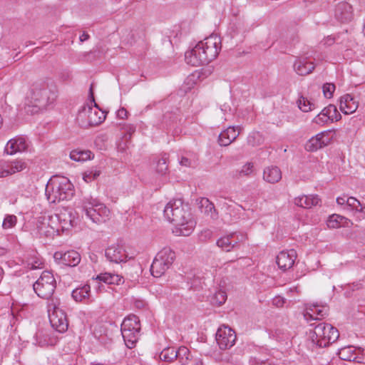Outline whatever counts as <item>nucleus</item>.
Here are the masks:
<instances>
[{"label":"nucleus","mask_w":365,"mask_h":365,"mask_svg":"<svg viewBox=\"0 0 365 365\" xmlns=\"http://www.w3.org/2000/svg\"><path fill=\"white\" fill-rule=\"evenodd\" d=\"M37 229L40 235L47 237H53L60 235L58 220L57 216L47 215L39 217Z\"/></svg>","instance_id":"nucleus-12"},{"label":"nucleus","mask_w":365,"mask_h":365,"mask_svg":"<svg viewBox=\"0 0 365 365\" xmlns=\"http://www.w3.org/2000/svg\"><path fill=\"white\" fill-rule=\"evenodd\" d=\"M345 220L346 218L341 215H332L327 220V225L330 228H337L341 226L343 221Z\"/></svg>","instance_id":"nucleus-39"},{"label":"nucleus","mask_w":365,"mask_h":365,"mask_svg":"<svg viewBox=\"0 0 365 365\" xmlns=\"http://www.w3.org/2000/svg\"><path fill=\"white\" fill-rule=\"evenodd\" d=\"M96 279L103 282L108 284H120L123 283V277L116 274H112L110 272L101 273L97 275Z\"/></svg>","instance_id":"nucleus-29"},{"label":"nucleus","mask_w":365,"mask_h":365,"mask_svg":"<svg viewBox=\"0 0 365 365\" xmlns=\"http://www.w3.org/2000/svg\"><path fill=\"white\" fill-rule=\"evenodd\" d=\"M299 108L303 112H309L316 108L315 103L307 98L300 96L297 101Z\"/></svg>","instance_id":"nucleus-36"},{"label":"nucleus","mask_w":365,"mask_h":365,"mask_svg":"<svg viewBox=\"0 0 365 365\" xmlns=\"http://www.w3.org/2000/svg\"><path fill=\"white\" fill-rule=\"evenodd\" d=\"M56 88L46 81L36 82L31 88L24 102L25 112L35 114L46 109L56 99Z\"/></svg>","instance_id":"nucleus-2"},{"label":"nucleus","mask_w":365,"mask_h":365,"mask_svg":"<svg viewBox=\"0 0 365 365\" xmlns=\"http://www.w3.org/2000/svg\"><path fill=\"white\" fill-rule=\"evenodd\" d=\"M46 196L51 203L71 199L73 194V185L66 177L54 176L46 186Z\"/></svg>","instance_id":"nucleus-4"},{"label":"nucleus","mask_w":365,"mask_h":365,"mask_svg":"<svg viewBox=\"0 0 365 365\" xmlns=\"http://www.w3.org/2000/svg\"><path fill=\"white\" fill-rule=\"evenodd\" d=\"M91 287L88 284L78 287L73 290L72 297L76 302H83L88 299L90 297Z\"/></svg>","instance_id":"nucleus-30"},{"label":"nucleus","mask_w":365,"mask_h":365,"mask_svg":"<svg viewBox=\"0 0 365 365\" xmlns=\"http://www.w3.org/2000/svg\"><path fill=\"white\" fill-rule=\"evenodd\" d=\"M106 257L111 262L120 263L126 260L127 255L122 246L111 245L106 250Z\"/></svg>","instance_id":"nucleus-22"},{"label":"nucleus","mask_w":365,"mask_h":365,"mask_svg":"<svg viewBox=\"0 0 365 365\" xmlns=\"http://www.w3.org/2000/svg\"><path fill=\"white\" fill-rule=\"evenodd\" d=\"M2 123H3V119H2L1 115H0V128H1Z\"/></svg>","instance_id":"nucleus-64"},{"label":"nucleus","mask_w":365,"mask_h":365,"mask_svg":"<svg viewBox=\"0 0 365 365\" xmlns=\"http://www.w3.org/2000/svg\"><path fill=\"white\" fill-rule=\"evenodd\" d=\"M53 257L56 260H59L62 264L70 267H75L81 262V255L75 250H70L63 253L56 252Z\"/></svg>","instance_id":"nucleus-19"},{"label":"nucleus","mask_w":365,"mask_h":365,"mask_svg":"<svg viewBox=\"0 0 365 365\" xmlns=\"http://www.w3.org/2000/svg\"><path fill=\"white\" fill-rule=\"evenodd\" d=\"M242 128L240 126H230L219 135L218 141L220 145L227 146L233 142L240 133Z\"/></svg>","instance_id":"nucleus-23"},{"label":"nucleus","mask_w":365,"mask_h":365,"mask_svg":"<svg viewBox=\"0 0 365 365\" xmlns=\"http://www.w3.org/2000/svg\"><path fill=\"white\" fill-rule=\"evenodd\" d=\"M17 223V217L14 215H6L2 222L4 230L13 228Z\"/></svg>","instance_id":"nucleus-40"},{"label":"nucleus","mask_w":365,"mask_h":365,"mask_svg":"<svg viewBox=\"0 0 365 365\" xmlns=\"http://www.w3.org/2000/svg\"><path fill=\"white\" fill-rule=\"evenodd\" d=\"M57 216L58 220L59 231L63 232L66 230H69L71 227L76 225V219L72 211L66 209L61 211L59 214L54 215Z\"/></svg>","instance_id":"nucleus-16"},{"label":"nucleus","mask_w":365,"mask_h":365,"mask_svg":"<svg viewBox=\"0 0 365 365\" xmlns=\"http://www.w3.org/2000/svg\"><path fill=\"white\" fill-rule=\"evenodd\" d=\"M7 252V250L5 247H0V256H4Z\"/></svg>","instance_id":"nucleus-63"},{"label":"nucleus","mask_w":365,"mask_h":365,"mask_svg":"<svg viewBox=\"0 0 365 365\" xmlns=\"http://www.w3.org/2000/svg\"><path fill=\"white\" fill-rule=\"evenodd\" d=\"M89 38V35L85 32L82 34V35L80 36V41L81 42H83Z\"/></svg>","instance_id":"nucleus-60"},{"label":"nucleus","mask_w":365,"mask_h":365,"mask_svg":"<svg viewBox=\"0 0 365 365\" xmlns=\"http://www.w3.org/2000/svg\"><path fill=\"white\" fill-rule=\"evenodd\" d=\"M320 202L317 195H302L294 198V204L299 207L309 209L317 205Z\"/></svg>","instance_id":"nucleus-27"},{"label":"nucleus","mask_w":365,"mask_h":365,"mask_svg":"<svg viewBox=\"0 0 365 365\" xmlns=\"http://www.w3.org/2000/svg\"><path fill=\"white\" fill-rule=\"evenodd\" d=\"M335 85L334 83H326L322 86V91L324 96L327 98H331L333 96V93L335 91Z\"/></svg>","instance_id":"nucleus-44"},{"label":"nucleus","mask_w":365,"mask_h":365,"mask_svg":"<svg viewBox=\"0 0 365 365\" xmlns=\"http://www.w3.org/2000/svg\"><path fill=\"white\" fill-rule=\"evenodd\" d=\"M199 78L198 73H194L188 76L185 81V83L188 85L187 88L190 89L194 84L196 83L195 81Z\"/></svg>","instance_id":"nucleus-47"},{"label":"nucleus","mask_w":365,"mask_h":365,"mask_svg":"<svg viewBox=\"0 0 365 365\" xmlns=\"http://www.w3.org/2000/svg\"><path fill=\"white\" fill-rule=\"evenodd\" d=\"M250 365H275V364L269 360H262L261 359L253 357L250 360Z\"/></svg>","instance_id":"nucleus-46"},{"label":"nucleus","mask_w":365,"mask_h":365,"mask_svg":"<svg viewBox=\"0 0 365 365\" xmlns=\"http://www.w3.org/2000/svg\"><path fill=\"white\" fill-rule=\"evenodd\" d=\"M220 48V38L216 34H212L198 42L192 50L187 51L185 59L187 64L192 66L207 64L217 56Z\"/></svg>","instance_id":"nucleus-3"},{"label":"nucleus","mask_w":365,"mask_h":365,"mask_svg":"<svg viewBox=\"0 0 365 365\" xmlns=\"http://www.w3.org/2000/svg\"><path fill=\"white\" fill-rule=\"evenodd\" d=\"M101 174L100 170L91 169L83 174V179L86 182H90L96 179Z\"/></svg>","instance_id":"nucleus-42"},{"label":"nucleus","mask_w":365,"mask_h":365,"mask_svg":"<svg viewBox=\"0 0 365 365\" xmlns=\"http://www.w3.org/2000/svg\"><path fill=\"white\" fill-rule=\"evenodd\" d=\"M180 163L182 166L185 167H191L192 166V162L190 159L182 157L180 161Z\"/></svg>","instance_id":"nucleus-54"},{"label":"nucleus","mask_w":365,"mask_h":365,"mask_svg":"<svg viewBox=\"0 0 365 365\" xmlns=\"http://www.w3.org/2000/svg\"><path fill=\"white\" fill-rule=\"evenodd\" d=\"M346 207L351 210H355L356 212L363 215L365 214V207L362 206L361 202L355 197H347V200H346Z\"/></svg>","instance_id":"nucleus-35"},{"label":"nucleus","mask_w":365,"mask_h":365,"mask_svg":"<svg viewBox=\"0 0 365 365\" xmlns=\"http://www.w3.org/2000/svg\"><path fill=\"white\" fill-rule=\"evenodd\" d=\"M92 153L90 150H72L70 153V158L74 161H86L91 158Z\"/></svg>","instance_id":"nucleus-33"},{"label":"nucleus","mask_w":365,"mask_h":365,"mask_svg":"<svg viewBox=\"0 0 365 365\" xmlns=\"http://www.w3.org/2000/svg\"><path fill=\"white\" fill-rule=\"evenodd\" d=\"M297 258V252L294 249L287 251H282L277 256L278 267L286 271L292 267Z\"/></svg>","instance_id":"nucleus-18"},{"label":"nucleus","mask_w":365,"mask_h":365,"mask_svg":"<svg viewBox=\"0 0 365 365\" xmlns=\"http://www.w3.org/2000/svg\"><path fill=\"white\" fill-rule=\"evenodd\" d=\"M200 204L202 212L210 215L212 219L217 217V212H216L214 204L207 198H202Z\"/></svg>","instance_id":"nucleus-32"},{"label":"nucleus","mask_w":365,"mask_h":365,"mask_svg":"<svg viewBox=\"0 0 365 365\" xmlns=\"http://www.w3.org/2000/svg\"><path fill=\"white\" fill-rule=\"evenodd\" d=\"M186 207L182 200L173 199L168 202L163 210L165 218L175 225L173 232L177 236H189L196 225Z\"/></svg>","instance_id":"nucleus-1"},{"label":"nucleus","mask_w":365,"mask_h":365,"mask_svg":"<svg viewBox=\"0 0 365 365\" xmlns=\"http://www.w3.org/2000/svg\"><path fill=\"white\" fill-rule=\"evenodd\" d=\"M356 359L355 362L365 364V349L357 347Z\"/></svg>","instance_id":"nucleus-49"},{"label":"nucleus","mask_w":365,"mask_h":365,"mask_svg":"<svg viewBox=\"0 0 365 365\" xmlns=\"http://www.w3.org/2000/svg\"><path fill=\"white\" fill-rule=\"evenodd\" d=\"M168 157L166 154H164L157 162H156V171L161 174L164 175L166 173L168 165Z\"/></svg>","instance_id":"nucleus-38"},{"label":"nucleus","mask_w":365,"mask_h":365,"mask_svg":"<svg viewBox=\"0 0 365 365\" xmlns=\"http://www.w3.org/2000/svg\"><path fill=\"white\" fill-rule=\"evenodd\" d=\"M135 130V128L134 126L130 125L128 126H127V132L129 133V135H130L133 133H134Z\"/></svg>","instance_id":"nucleus-61"},{"label":"nucleus","mask_w":365,"mask_h":365,"mask_svg":"<svg viewBox=\"0 0 365 365\" xmlns=\"http://www.w3.org/2000/svg\"><path fill=\"white\" fill-rule=\"evenodd\" d=\"M33 287L35 293L39 297L47 299L48 302L51 299H57L52 297L56 287V282L51 272L48 271L43 272Z\"/></svg>","instance_id":"nucleus-9"},{"label":"nucleus","mask_w":365,"mask_h":365,"mask_svg":"<svg viewBox=\"0 0 365 365\" xmlns=\"http://www.w3.org/2000/svg\"><path fill=\"white\" fill-rule=\"evenodd\" d=\"M335 41V38L331 36H328L327 38H325L323 41V43L326 46H331L332 45Z\"/></svg>","instance_id":"nucleus-57"},{"label":"nucleus","mask_w":365,"mask_h":365,"mask_svg":"<svg viewBox=\"0 0 365 365\" xmlns=\"http://www.w3.org/2000/svg\"><path fill=\"white\" fill-rule=\"evenodd\" d=\"M217 205L219 206H222V207H225L227 205L226 202H225V199L223 198V197H219L217 199Z\"/></svg>","instance_id":"nucleus-59"},{"label":"nucleus","mask_w":365,"mask_h":365,"mask_svg":"<svg viewBox=\"0 0 365 365\" xmlns=\"http://www.w3.org/2000/svg\"><path fill=\"white\" fill-rule=\"evenodd\" d=\"M321 113H325L326 115L329 116L330 120H333L334 115L336 113V108L334 105H329V106L324 108Z\"/></svg>","instance_id":"nucleus-48"},{"label":"nucleus","mask_w":365,"mask_h":365,"mask_svg":"<svg viewBox=\"0 0 365 365\" xmlns=\"http://www.w3.org/2000/svg\"><path fill=\"white\" fill-rule=\"evenodd\" d=\"M263 179L271 184L277 183L282 179V171L277 166H268L264 170Z\"/></svg>","instance_id":"nucleus-26"},{"label":"nucleus","mask_w":365,"mask_h":365,"mask_svg":"<svg viewBox=\"0 0 365 365\" xmlns=\"http://www.w3.org/2000/svg\"><path fill=\"white\" fill-rule=\"evenodd\" d=\"M357 347L349 346L339 350L338 355L344 361H354L356 359Z\"/></svg>","instance_id":"nucleus-31"},{"label":"nucleus","mask_w":365,"mask_h":365,"mask_svg":"<svg viewBox=\"0 0 365 365\" xmlns=\"http://www.w3.org/2000/svg\"><path fill=\"white\" fill-rule=\"evenodd\" d=\"M325 113H319L314 119L313 122L318 125H324L330 120L328 115Z\"/></svg>","instance_id":"nucleus-45"},{"label":"nucleus","mask_w":365,"mask_h":365,"mask_svg":"<svg viewBox=\"0 0 365 365\" xmlns=\"http://www.w3.org/2000/svg\"><path fill=\"white\" fill-rule=\"evenodd\" d=\"M358 108V103L350 94H346L341 97L339 108L344 114H351Z\"/></svg>","instance_id":"nucleus-25"},{"label":"nucleus","mask_w":365,"mask_h":365,"mask_svg":"<svg viewBox=\"0 0 365 365\" xmlns=\"http://www.w3.org/2000/svg\"><path fill=\"white\" fill-rule=\"evenodd\" d=\"M82 209L93 222L98 225L107 222L111 216L110 209L105 204L93 197L83 200Z\"/></svg>","instance_id":"nucleus-6"},{"label":"nucleus","mask_w":365,"mask_h":365,"mask_svg":"<svg viewBox=\"0 0 365 365\" xmlns=\"http://www.w3.org/2000/svg\"><path fill=\"white\" fill-rule=\"evenodd\" d=\"M310 325L314 327V331L310 336L311 339L319 347L329 346L336 341L339 336L337 329L329 324L319 323L315 325L313 323Z\"/></svg>","instance_id":"nucleus-7"},{"label":"nucleus","mask_w":365,"mask_h":365,"mask_svg":"<svg viewBox=\"0 0 365 365\" xmlns=\"http://www.w3.org/2000/svg\"><path fill=\"white\" fill-rule=\"evenodd\" d=\"M28 147V141L24 137L16 136L7 142L5 146V152L8 155H12L26 150Z\"/></svg>","instance_id":"nucleus-17"},{"label":"nucleus","mask_w":365,"mask_h":365,"mask_svg":"<svg viewBox=\"0 0 365 365\" xmlns=\"http://www.w3.org/2000/svg\"><path fill=\"white\" fill-rule=\"evenodd\" d=\"M227 299V294L223 290H218L215 292L212 299L213 302L216 304L221 305L225 302Z\"/></svg>","instance_id":"nucleus-43"},{"label":"nucleus","mask_w":365,"mask_h":365,"mask_svg":"<svg viewBox=\"0 0 365 365\" xmlns=\"http://www.w3.org/2000/svg\"><path fill=\"white\" fill-rule=\"evenodd\" d=\"M336 19L341 23H348L354 19V9L352 6L346 1L339 2L334 9Z\"/></svg>","instance_id":"nucleus-15"},{"label":"nucleus","mask_w":365,"mask_h":365,"mask_svg":"<svg viewBox=\"0 0 365 365\" xmlns=\"http://www.w3.org/2000/svg\"><path fill=\"white\" fill-rule=\"evenodd\" d=\"M286 302V299L281 296H276L272 299V304L277 307L281 308Z\"/></svg>","instance_id":"nucleus-50"},{"label":"nucleus","mask_w":365,"mask_h":365,"mask_svg":"<svg viewBox=\"0 0 365 365\" xmlns=\"http://www.w3.org/2000/svg\"><path fill=\"white\" fill-rule=\"evenodd\" d=\"M328 307L318 304H312L307 307L304 314V319L309 322L310 320H320L328 314Z\"/></svg>","instance_id":"nucleus-20"},{"label":"nucleus","mask_w":365,"mask_h":365,"mask_svg":"<svg viewBox=\"0 0 365 365\" xmlns=\"http://www.w3.org/2000/svg\"><path fill=\"white\" fill-rule=\"evenodd\" d=\"M212 236V232L210 230H204L201 232L199 237L201 241H206Z\"/></svg>","instance_id":"nucleus-51"},{"label":"nucleus","mask_w":365,"mask_h":365,"mask_svg":"<svg viewBox=\"0 0 365 365\" xmlns=\"http://www.w3.org/2000/svg\"><path fill=\"white\" fill-rule=\"evenodd\" d=\"M175 259V252L168 247L161 250L154 258L150 267L153 277H160L170 267Z\"/></svg>","instance_id":"nucleus-10"},{"label":"nucleus","mask_w":365,"mask_h":365,"mask_svg":"<svg viewBox=\"0 0 365 365\" xmlns=\"http://www.w3.org/2000/svg\"><path fill=\"white\" fill-rule=\"evenodd\" d=\"M241 238L237 233H232L229 235L220 237L217 241V245L226 252H230L238 243L239 240H243L245 237L242 235H240Z\"/></svg>","instance_id":"nucleus-24"},{"label":"nucleus","mask_w":365,"mask_h":365,"mask_svg":"<svg viewBox=\"0 0 365 365\" xmlns=\"http://www.w3.org/2000/svg\"><path fill=\"white\" fill-rule=\"evenodd\" d=\"M293 67L298 75L306 76L312 73L315 68V64L307 57H298L294 61Z\"/></svg>","instance_id":"nucleus-21"},{"label":"nucleus","mask_w":365,"mask_h":365,"mask_svg":"<svg viewBox=\"0 0 365 365\" xmlns=\"http://www.w3.org/2000/svg\"><path fill=\"white\" fill-rule=\"evenodd\" d=\"M216 341L221 349L232 347L236 340L235 332L229 327L222 325L217 331Z\"/></svg>","instance_id":"nucleus-13"},{"label":"nucleus","mask_w":365,"mask_h":365,"mask_svg":"<svg viewBox=\"0 0 365 365\" xmlns=\"http://www.w3.org/2000/svg\"><path fill=\"white\" fill-rule=\"evenodd\" d=\"M346 200H347V197L345 195L342 197H338L336 198V202L338 205L346 206Z\"/></svg>","instance_id":"nucleus-58"},{"label":"nucleus","mask_w":365,"mask_h":365,"mask_svg":"<svg viewBox=\"0 0 365 365\" xmlns=\"http://www.w3.org/2000/svg\"><path fill=\"white\" fill-rule=\"evenodd\" d=\"M140 324L135 315H129L121 324V333L126 346L132 349L135 346L140 336Z\"/></svg>","instance_id":"nucleus-8"},{"label":"nucleus","mask_w":365,"mask_h":365,"mask_svg":"<svg viewBox=\"0 0 365 365\" xmlns=\"http://www.w3.org/2000/svg\"><path fill=\"white\" fill-rule=\"evenodd\" d=\"M255 170L254 164L252 163H245L241 169L238 171V175L240 177H248L251 175Z\"/></svg>","instance_id":"nucleus-41"},{"label":"nucleus","mask_w":365,"mask_h":365,"mask_svg":"<svg viewBox=\"0 0 365 365\" xmlns=\"http://www.w3.org/2000/svg\"><path fill=\"white\" fill-rule=\"evenodd\" d=\"M177 358L180 359V361L183 364H189V361H192V355L190 354V350L184 346H180L178 350L176 351Z\"/></svg>","instance_id":"nucleus-34"},{"label":"nucleus","mask_w":365,"mask_h":365,"mask_svg":"<svg viewBox=\"0 0 365 365\" xmlns=\"http://www.w3.org/2000/svg\"><path fill=\"white\" fill-rule=\"evenodd\" d=\"M6 161H0V178L7 177L6 169Z\"/></svg>","instance_id":"nucleus-53"},{"label":"nucleus","mask_w":365,"mask_h":365,"mask_svg":"<svg viewBox=\"0 0 365 365\" xmlns=\"http://www.w3.org/2000/svg\"><path fill=\"white\" fill-rule=\"evenodd\" d=\"M128 111L124 108H121L117 111V116L120 119L127 118Z\"/></svg>","instance_id":"nucleus-55"},{"label":"nucleus","mask_w":365,"mask_h":365,"mask_svg":"<svg viewBox=\"0 0 365 365\" xmlns=\"http://www.w3.org/2000/svg\"><path fill=\"white\" fill-rule=\"evenodd\" d=\"M160 359L166 362H172L177 359L176 351L173 348H165L160 352Z\"/></svg>","instance_id":"nucleus-37"},{"label":"nucleus","mask_w":365,"mask_h":365,"mask_svg":"<svg viewBox=\"0 0 365 365\" xmlns=\"http://www.w3.org/2000/svg\"><path fill=\"white\" fill-rule=\"evenodd\" d=\"M92 101L90 104L85 105L79 110L77 120L82 127H91L98 125L106 119L105 113L101 110L96 103L92 89H90Z\"/></svg>","instance_id":"nucleus-5"},{"label":"nucleus","mask_w":365,"mask_h":365,"mask_svg":"<svg viewBox=\"0 0 365 365\" xmlns=\"http://www.w3.org/2000/svg\"><path fill=\"white\" fill-rule=\"evenodd\" d=\"M6 175L9 176L25 170L27 167V163L22 159H16L6 161Z\"/></svg>","instance_id":"nucleus-28"},{"label":"nucleus","mask_w":365,"mask_h":365,"mask_svg":"<svg viewBox=\"0 0 365 365\" xmlns=\"http://www.w3.org/2000/svg\"><path fill=\"white\" fill-rule=\"evenodd\" d=\"M41 264V263H38L37 262H36L35 264H31V269H37V268H41V267H40Z\"/></svg>","instance_id":"nucleus-62"},{"label":"nucleus","mask_w":365,"mask_h":365,"mask_svg":"<svg viewBox=\"0 0 365 365\" xmlns=\"http://www.w3.org/2000/svg\"><path fill=\"white\" fill-rule=\"evenodd\" d=\"M329 134V131H324L313 136L305 144V149L309 152H314L328 145L331 142Z\"/></svg>","instance_id":"nucleus-14"},{"label":"nucleus","mask_w":365,"mask_h":365,"mask_svg":"<svg viewBox=\"0 0 365 365\" xmlns=\"http://www.w3.org/2000/svg\"><path fill=\"white\" fill-rule=\"evenodd\" d=\"M255 138H261V135L259 133H255L250 135L248 138V143L253 146L256 145L257 143L255 142Z\"/></svg>","instance_id":"nucleus-52"},{"label":"nucleus","mask_w":365,"mask_h":365,"mask_svg":"<svg viewBox=\"0 0 365 365\" xmlns=\"http://www.w3.org/2000/svg\"><path fill=\"white\" fill-rule=\"evenodd\" d=\"M190 365H203L202 359L200 357L192 356V361H189Z\"/></svg>","instance_id":"nucleus-56"},{"label":"nucleus","mask_w":365,"mask_h":365,"mask_svg":"<svg viewBox=\"0 0 365 365\" xmlns=\"http://www.w3.org/2000/svg\"><path fill=\"white\" fill-rule=\"evenodd\" d=\"M58 299L48 302V314L51 327L60 333L67 331L68 323L65 312L58 307Z\"/></svg>","instance_id":"nucleus-11"}]
</instances>
